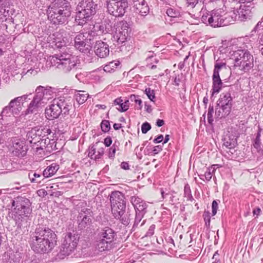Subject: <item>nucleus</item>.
<instances>
[{"instance_id":"obj_1","label":"nucleus","mask_w":263,"mask_h":263,"mask_svg":"<svg viewBox=\"0 0 263 263\" xmlns=\"http://www.w3.org/2000/svg\"><path fill=\"white\" fill-rule=\"evenodd\" d=\"M57 237L50 229L39 227L31 237V248L37 253H46L51 251L57 245Z\"/></svg>"},{"instance_id":"obj_2","label":"nucleus","mask_w":263,"mask_h":263,"mask_svg":"<svg viewBox=\"0 0 263 263\" xmlns=\"http://www.w3.org/2000/svg\"><path fill=\"white\" fill-rule=\"evenodd\" d=\"M47 14L53 24H64L71 15L70 3L66 0H55L48 7Z\"/></svg>"},{"instance_id":"obj_3","label":"nucleus","mask_w":263,"mask_h":263,"mask_svg":"<svg viewBox=\"0 0 263 263\" xmlns=\"http://www.w3.org/2000/svg\"><path fill=\"white\" fill-rule=\"evenodd\" d=\"M51 65L64 72L75 69L79 63L77 56L73 55L67 49H62L59 52L49 58Z\"/></svg>"},{"instance_id":"obj_4","label":"nucleus","mask_w":263,"mask_h":263,"mask_svg":"<svg viewBox=\"0 0 263 263\" xmlns=\"http://www.w3.org/2000/svg\"><path fill=\"white\" fill-rule=\"evenodd\" d=\"M16 206L10 213L12 218L15 221L18 228H21L27 224V220L31 213V202L26 198L18 197L13 201V205Z\"/></svg>"},{"instance_id":"obj_5","label":"nucleus","mask_w":263,"mask_h":263,"mask_svg":"<svg viewBox=\"0 0 263 263\" xmlns=\"http://www.w3.org/2000/svg\"><path fill=\"white\" fill-rule=\"evenodd\" d=\"M53 98V91L51 87H45L42 86L37 87L32 100L28 104L24 114L27 115L37 112Z\"/></svg>"},{"instance_id":"obj_6","label":"nucleus","mask_w":263,"mask_h":263,"mask_svg":"<svg viewBox=\"0 0 263 263\" xmlns=\"http://www.w3.org/2000/svg\"><path fill=\"white\" fill-rule=\"evenodd\" d=\"M201 21L207 26L217 28L231 24L230 15L225 14L222 9H214L211 11L201 10Z\"/></svg>"},{"instance_id":"obj_7","label":"nucleus","mask_w":263,"mask_h":263,"mask_svg":"<svg viewBox=\"0 0 263 263\" xmlns=\"http://www.w3.org/2000/svg\"><path fill=\"white\" fill-rule=\"evenodd\" d=\"M97 7L92 0H82L76 10V22L79 25L85 24L96 14Z\"/></svg>"},{"instance_id":"obj_8","label":"nucleus","mask_w":263,"mask_h":263,"mask_svg":"<svg viewBox=\"0 0 263 263\" xmlns=\"http://www.w3.org/2000/svg\"><path fill=\"white\" fill-rule=\"evenodd\" d=\"M116 233L111 228L106 227L99 232L96 241V248L99 252L110 249L115 239Z\"/></svg>"},{"instance_id":"obj_9","label":"nucleus","mask_w":263,"mask_h":263,"mask_svg":"<svg viewBox=\"0 0 263 263\" xmlns=\"http://www.w3.org/2000/svg\"><path fill=\"white\" fill-rule=\"evenodd\" d=\"M232 59L234 61V66L239 67L245 72L249 71L253 67V57L246 49H238L233 51Z\"/></svg>"},{"instance_id":"obj_10","label":"nucleus","mask_w":263,"mask_h":263,"mask_svg":"<svg viewBox=\"0 0 263 263\" xmlns=\"http://www.w3.org/2000/svg\"><path fill=\"white\" fill-rule=\"evenodd\" d=\"M111 212L117 219H120L124 214L126 202L124 194L119 191L112 192L109 196Z\"/></svg>"},{"instance_id":"obj_11","label":"nucleus","mask_w":263,"mask_h":263,"mask_svg":"<svg viewBox=\"0 0 263 263\" xmlns=\"http://www.w3.org/2000/svg\"><path fill=\"white\" fill-rule=\"evenodd\" d=\"M253 0H243L239 7L237 12L230 15L231 23L236 20L245 22L251 19L255 12L254 4L252 3Z\"/></svg>"},{"instance_id":"obj_12","label":"nucleus","mask_w":263,"mask_h":263,"mask_svg":"<svg viewBox=\"0 0 263 263\" xmlns=\"http://www.w3.org/2000/svg\"><path fill=\"white\" fill-rule=\"evenodd\" d=\"M233 105V98L229 91L220 94L215 109V116L221 119L228 116Z\"/></svg>"},{"instance_id":"obj_13","label":"nucleus","mask_w":263,"mask_h":263,"mask_svg":"<svg viewBox=\"0 0 263 263\" xmlns=\"http://www.w3.org/2000/svg\"><path fill=\"white\" fill-rule=\"evenodd\" d=\"M129 201L133 205L136 212L133 228L135 229L138 227H141L144 224L145 221L144 220L141 222L144 215L147 212V204L144 200L136 195L131 196Z\"/></svg>"},{"instance_id":"obj_14","label":"nucleus","mask_w":263,"mask_h":263,"mask_svg":"<svg viewBox=\"0 0 263 263\" xmlns=\"http://www.w3.org/2000/svg\"><path fill=\"white\" fill-rule=\"evenodd\" d=\"M79 241L77 234L67 233L65 235L58 256L60 258H64L69 255L76 249Z\"/></svg>"},{"instance_id":"obj_15","label":"nucleus","mask_w":263,"mask_h":263,"mask_svg":"<svg viewBox=\"0 0 263 263\" xmlns=\"http://www.w3.org/2000/svg\"><path fill=\"white\" fill-rule=\"evenodd\" d=\"M105 5L107 12L117 17H122L124 15L128 3L127 0H106Z\"/></svg>"},{"instance_id":"obj_16","label":"nucleus","mask_w":263,"mask_h":263,"mask_svg":"<svg viewBox=\"0 0 263 263\" xmlns=\"http://www.w3.org/2000/svg\"><path fill=\"white\" fill-rule=\"evenodd\" d=\"M92 31L91 33H80L76 35L74 38V46L80 52L87 54L91 51L90 41L91 39H88V36H91Z\"/></svg>"},{"instance_id":"obj_17","label":"nucleus","mask_w":263,"mask_h":263,"mask_svg":"<svg viewBox=\"0 0 263 263\" xmlns=\"http://www.w3.org/2000/svg\"><path fill=\"white\" fill-rule=\"evenodd\" d=\"M223 68L226 69V63L216 61L215 64L212 76V96H213L215 93H218L222 88V82L219 76V72Z\"/></svg>"},{"instance_id":"obj_18","label":"nucleus","mask_w":263,"mask_h":263,"mask_svg":"<svg viewBox=\"0 0 263 263\" xmlns=\"http://www.w3.org/2000/svg\"><path fill=\"white\" fill-rule=\"evenodd\" d=\"M46 136L47 133H44L42 139L40 143L37 144V147L36 148V154H42L43 152L44 155H46L50 154L54 150L56 146L54 140L46 137Z\"/></svg>"},{"instance_id":"obj_19","label":"nucleus","mask_w":263,"mask_h":263,"mask_svg":"<svg viewBox=\"0 0 263 263\" xmlns=\"http://www.w3.org/2000/svg\"><path fill=\"white\" fill-rule=\"evenodd\" d=\"M129 25L126 21H121L118 24V30L114 35V39L118 45H122L129 37Z\"/></svg>"},{"instance_id":"obj_20","label":"nucleus","mask_w":263,"mask_h":263,"mask_svg":"<svg viewBox=\"0 0 263 263\" xmlns=\"http://www.w3.org/2000/svg\"><path fill=\"white\" fill-rule=\"evenodd\" d=\"M32 93L25 94L23 96L17 97L11 100L9 105L11 108V112L12 115H18L22 111L23 105L25 102L28 99H30Z\"/></svg>"},{"instance_id":"obj_21","label":"nucleus","mask_w":263,"mask_h":263,"mask_svg":"<svg viewBox=\"0 0 263 263\" xmlns=\"http://www.w3.org/2000/svg\"><path fill=\"white\" fill-rule=\"evenodd\" d=\"M134 12L139 15L136 18V22L141 24V20L140 17L145 16L149 12V7L145 0H138L133 1Z\"/></svg>"},{"instance_id":"obj_22","label":"nucleus","mask_w":263,"mask_h":263,"mask_svg":"<svg viewBox=\"0 0 263 263\" xmlns=\"http://www.w3.org/2000/svg\"><path fill=\"white\" fill-rule=\"evenodd\" d=\"M11 114H12L11 108L10 105H8L3 109L1 115H0V125L3 124L2 121L3 120V117H9ZM5 128L6 127L4 128L3 126H1L0 127V142L1 143L6 141L7 138L12 135V133L10 132H4L6 130Z\"/></svg>"},{"instance_id":"obj_23","label":"nucleus","mask_w":263,"mask_h":263,"mask_svg":"<svg viewBox=\"0 0 263 263\" xmlns=\"http://www.w3.org/2000/svg\"><path fill=\"white\" fill-rule=\"evenodd\" d=\"M57 101L61 110L64 115L69 114V110L72 108L73 104V99L70 97L61 96L54 98Z\"/></svg>"},{"instance_id":"obj_24","label":"nucleus","mask_w":263,"mask_h":263,"mask_svg":"<svg viewBox=\"0 0 263 263\" xmlns=\"http://www.w3.org/2000/svg\"><path fill=\"white\" fill-rule=\"evenodd\" d=\"M61 113H62V110L60 109L55 99L52 100L51 104L45 109L46 116L49 120L58 118Z\"/></svg>"},{"instance_id":"obj_25","label":"nucleus","mask_w":263,"mask_h":263,"mask_svg":"<svg viewBox=\"0 0 263 263\" xmlns=\"http://www.w3.org/2000/svg\"><path fill=\"white\" fill-rule=\"evenodd\" d=\"M95 54L100 58L107 57L109 53V45L102 41H97L94 46Z\"/></svg>"},{"instance_id":"obj_26","label":"nucleus","mask_w":263,"mask_h":263,"mask_svg":"<svg viewBox=\"0 0 263 263\" xmlns=\"http://www.w3.org/2000/svg\"><path fill=\"white\" fill-rule=\"evenodd\" d=\"M94 31L97 32L96 35H98L100 33H109L110 34L112 32V25L109 21H104L102 23H97L93 27ZM93 33V35H95L96 33L92 31Z\"/></svg>"},{"instance_id":"obj_27","label":"nucleus","mask_w":263,"mask_h":263,"mask_svg":"<svg viewBox=\"0 0 263 263\" xmlns=\"http://www.w3.org/2000/svg\"><path fill=\"white\" fill-rule=\"evenodd\" d=\"M79 228L80 229L85 228L91 223V215L87 209L85 211H82L78 217Z\"/></svg>"},{"instance_id":"obj_28","label":"nucleus","mask_w":263,"mask_h":263,"mask_svg":"<svg viewBox=\"0 0 263 263\" xmlns=\"http://www.w3.org/2000/svg\"><path fill=\"white\" fill-rule=\"evenodd\" d=\"M241 4V0H226L224 3V6L226 8H228L229 11L225 13L229 15H232L233 12H237V10L239 9V7Z\"/></svg>"},{"instance_id":"obj_29","label":"nucleus","mask_w":263,"mask_h":263,"mask_svg":"<svg viewBox=\"0 0 263 263\" xmlns=\"http://www.w3.org/2000/svg\"><path fill=\"white\" fill-rule=\"evenodd\" d=\"M223 146L230 149V152L233 154L234 148L237 145V138L235 135H228L223 139Z\"/></svg>"},{"instance_id":"obj_30","label":"nucleus","mask_w":263,"mask_h":263,"mask_svg":"<svg viewBox=\"0 0 263 263\" xmlns=\"http://www.w3.org/2000/svg\"><path fill=\"white\" fill-rule=\"evenodd\" d=\"M104 153V149L103 147H100L97 151L96 145H92L89 147L88 155L91 159L96 160L100 159L103 156Z\"/></svg>"},{"instance_id":"obj_31","label":"nucleus","mask_w":263,"mask_h":263,"mask_svg":"<svg viewBox=\"0 0 263 263\" xmlns=\"http://www.w3.org/2000/svg\"><path fill=\"white\" fill-rule=\"evenodd\" d=\"M59 169V164L57 163H52L44 170L43 175L45 178L50 177L54 175Z\"/></svg>"},{"instance_id":"obj_32","label":"nucleus","mask_w":263,"mask_h":263,"mask_svg":"<svg viewBox=\"0 0 263 263\" xmlns=\"http://www.w3.org/2000/svg\"><path fill=\"white\" fill-rule=\"evenodd\" d=\"M253 147L252 148V152L256 151L258 155V157L263 156V148L261 146L260 142V134L258 132L255 139L253 141Z\"/></svg>"},{"instance_id":"obj_33","label":"nucleus","mask_w":263,"mask_h":263,"mask_svg":"<svg viewBox=\"0 0 263 263\" xmlns=\"http://www.w3.org/2000/svg\"><path fill=\"white\" fill-rule=\"evenodd\" d=\"M51 131L49 128H44L43 129H40V128L38 129H32L31 131L27 133V139L28 140L33 139L34 137L37 136V135H39L40 133H47V135L50 134Z\"/></svg>"},{"instance_id":"obj_34","label":"nucleus","mask_w":263,"mask_h":263,"mask_svg":"<svg viewBox=\"0 0 263 263\" xmlns=\"http://www.w3.org/2000/svg\"><path fill=\"white\" fill-rule=\"evenodd\" d=\"M89 95L84 91L74 90V98L79 104H83L88 99Z\"/></svg>"},{"instance_id":"obj_35","label":"nucleus","mask_w":263,"mask_h":263,"mask_svg":"<svg viewBox=\"0 0 263 263\" xmlns=\"http://www.w3.org/2000/svg\"><path fill=\"white\" fill-rule=\"evenodd\" d=\"M28 177L32 183H40L45 178L43 174H38L33 171L30 172L28 174Z\"/></svg>"},{"instance_id":"obj_36","label":"nucleus","mask_w":263,"mask_h":263,"mask_svg":"<svg viewBox=\"0 0 263 263\" xmlns=\"http://www.w3.org/2000/svg\"><path fill=\"white\" fill-rule=\"evenodd\" d=\"M13 146L15 153L18 155L24 156L26 153V147L22 142H17L13 144Z\"/></svg>"},{"instance_id":"obj_37","label":"nucleus","mask_w":263,"mask_h":263,"mask_svg":"<svg viewBox=\"0 0 263 263\" xmlns=\"http://www.w3.org/2000/svg\"><path fill=\"white\" fill-rule=\"evenodd\" d=\"M8 3V0H0V22L6 19L8 11H6V7Z\"/></svg>"},{"instance_id":"obj_38","label":"nucleus","mask_w":263,"mask_h":263,"mask_svg":"<svg viewBox=\"0 0 263 263\" xmlns=\"http://www.w3.org/2000/svg\"><path fill=\"white\" fill-rule=\"evenodd\" d=\"M120 64V63L119 61H111L104 66V70L107 72H114L119 66Z\"/></svg>"},{"instance_id":"obj_39","label":"nucleus","mask_w":263,"mask_h":263,"mask_svg":"<svg viewBox=\"0 0 263 263\" xmlns=\"http://www.w3.org/2000/svg\"><path fill=\"white\" fill-rule=\"evenodd\" d=\"M203 1V0H186V7L189 9H196L199 10L201 6L200 3Z\"/></svg>"},{"instance_id":"obj_40","label":"nucleus","mask_w":263,"mask_h":263,"mask_svg":"<svg viewBox=\"0 0 263 263\" xmlns=\"http://www.w3.org/2000/svg\"><path fill=\"white\" fill-rule=\"evenodd\" d=\"M166 13L170 17L176 18L180 16L179 10L174 7H168L166 9Z\"/></svg>"},{"instance_id":"obj_41","label":"nucleus","mask_w":263,"mask_h":263,"mask_svg":"<svg viewBox=\"0 0 263 263\" xmlns=\"http://www.w3.org/2000/svg\"><path fill=\"white\" fill-rule=\"evenodd\" d=\"M4 259L6 263H17V259L15 257V255L11 251L7 252L4 255Z\"/></svg>"},{"instance_id":"obj_42","label":"nucleus","mask_w":263,"mask_h":263,"mask_svg":"<svg viewBox=\"0 0 263 263\" xmlns=\"http://www.w3.org/2000/svg\"><path fill=\"white\" fill-rule=\"evenodd\" d=\"M184 197L186 198L187 200L193 201L194 198L191 193V190L189 184H186L184 187Z\"/></svg>"},{"instance_id":"obj_43","label":"nucleus","mask_w":263,"mask_h":263,"mask_svg":"<svg viewBox=\"0 0 263 263\" xmlns=\"http://www.w3.org/2000/svg\"><path fill=\"white\" fill-rule=\"evenodd\" d=\"M218 165H213L211 167L209 168L208 171L205 173L204 176L206 180L210 181L213 176V174L214 173L216 168L215 166Z\"/></svg>"},{"instance_id":"obj_44","label":"nucleus","mask_w":263,"mask_h":263,"mask_svg":"<svg viewBox=\"0 0 263 263\" xmlns=\"http://www.w3.org/2000/svg\"><path fill=\"white\" fill-rule=\"evenodd\" d=\"M130 100L132 102H134L135 103L138 104V106L137 107V108L138 109H141L142 105V100L139 98V96H136L135 95H132L130 96Z\"/></svg>"},{"instance_id":"obj_45","label":"nucleus","mask_w":263,"mask_h":263,"mask_svg":"<svg viewBox=\"0 0 263 263\" xmlns=\"http://www.w3.org/2000/svg\"><path fill=\"white\" fill-rule=\"evenodd\" d=\"M144 93L151 101H154V99H155V92L154 90L151 89L150 88H146L144 90Z\"/></svg>"},{"instance_id":"obj_46","label":"nucleus","mask_w":263,"mask_h":263,"mask_svg":"<svg viewBox=\"0 0 263 263\" xmlns=\"http://www.w3.org/2000/svg\"><path fill=\"white\" fill-rule=\"evenodd\" d=\"M214 113V108L213 106H211V105L209 106L208 114H207V118L208 121L210 124H212L214 121L213 114Z\"/></svg>"},{"instance_id":"obj_47","label":"nucleus","mask_w":263,"mask_h":263,"mask_svg":"<svg viewBox=\"0 0 263 263\" xmlns=\"http://www.w3.org/2000/svg\"><path fill=\"white\" fill-rule=\"evenodd\" d=\"M101 127L103 132H108L110 129L109 122L108 120H103L101 124Z\"/></svg>"},{"instance_id":"obj_48","label":"nucleus","mask_w":263,"mask_h":263,"mask_svg":"<svg viewBox=\"0 0 263 263\" xmlns=\"http://www.w3.org/2000/svg\"><path fill=\"white\" fill-rule=\"evenodd\" d=\"M210 213L209 211H204L203 214V217L204 218V221L205 222V224L207 227H210V221H211V216Z\"/></svg>"},{"instance_id":"obj_49","label":"nucleus","mask_w":263,"mask_h":263,"mask_svg":"<svg viewBox=\"0 0 263 263\" xmlns=\"http://www.w3.org/2000/svg\"><path fill=\"white\" fill-rule=\"evenodd\" d=\"M44 135V133H40L39 135H37V136L34 137L33 139H31L29 140V142L31 143L36 144L37 146V144L40 143V141L42 139V136Z\"/></svg>"},{"instance_id":"obj_50","label":"nucleus","mask_w":263,"mask_h":263,"mask_svg":"<svg viewBox=\"0 0 263 263\" xmlns=\"http://www.w3.org/2000/svg\"><path fill=\"white\" fill-rule=\"evenodd\" d=\"M119 148L116 144H114L113 145L110 147L109 149L108 156L110 158H114L117 150H118Z\"/></svg>"},{"instance_id":"obj_51","label":"nucleus","mask_w":263,"mask_h":263,"mask_svg":"<svg viewBox=\"0 0 263 263\" xmlns=\"http://www.w3.org/2000/svg\"><path fill=\"white\" fill-rule=\"evenodd\" d=\"M151 128V125L148 122H145L142 124L141 126V130L143 134H146Z\"/></svg>"},{"instance_id":"obj_52","label":"nucleus","mask_w":263,"mask_h":263,"mask_svg":"<svg viewBox=\"0 0 263 263\" xmlns=\"http://www.w3.org/2000/svg\"><path fill=\"white\" fill-rule=\"evenodd\" d=\"M154 60L156 63H157L158 62V60H157L155 58H154L153 56L149 57L148 58L146 59V61L147 62V66L150 67L151 69H154L156 68V65H151L149 64V62L150 61H153V60Z\"/></svg>"},{"instance_id":"obj_53","label":"nucleus","mask_w":263,"mask_h":263,"mask_svg":"<svg viewBox=\"0 0 263 263\" xmlns=\"http://www.w3.org/2000/svg\"><path fill=\"white\" fill-rule=\"evenodd\" d=\"M218 203L216 200H214L212 204V214L213 215H216L218 209Z\"/></svg>"},{"instance_id":"obj_54","label":"nucleus","mask_w":263,"mask_h":263,"mask_svg":"<svg viewBox=\"0 0 263 263\" xmlns=\"http://www.w3.org/2000/svg\"><path fill=\"white\" fill-rule=\"evenodd\" d=\"M155 229V225L152 224L151 225L147 232L146 234V236H151L154 234V231Z\"/></svg>"},{"instance_id":"obj_55","label":"nucleus","mask_w":263,"mask_h":263,"mask_svg":"<svg viewBox=\"0 0 263 263\" xmlns=\"http://www.w3.org/2000/svg\"><path fill=\"white\" fill-rule=\"evenodd\" d=\"M129 108L128 105H125L123 103L122 104H121L120 105L119 107H117V108L118 110H119L121 112H124L126 111Z\"/></svg>"},{"instance_id":"obj_56","label":"nucleus","mask_w":263,"mask_h":263,"mask_svg":"<svg viewBox=\"0 0 263 263\" xmlns=\"http://www.w3.org/2000/svg\"><path fill=\"white\" fill-rule=\"evenodd\" d=\"M55 45L58 48H61L66 45V42L63 39L62 41L58 40H55Z\"/></svg>"},{"instance_id":"obj_57","label":"nucleus","mask_w":263,"mask_h":263,"mask_svg":"<svg viewBox=\"0 0 263 263\" xmlns=\"http://www.w3.org/2000/svg\"><path fill=\"white\" fill-rule=\"evenodd\" d=\"M104 143L106 146H109L112 143V140L110 137H107L104 139Z\"/></svg>"},{"instance_id":"obj_58","label":"nucleus","mask_w":263,"mask_h":263,"mask_svg":"<svg viewBox=\"0 0 263 263\" xmlns=\"http://www.w3.org/2000/svg\"><path fill=\"white\" fill-rule=\"evenodd\" d=\"M261 213V210L259 207L255 208L253 211V213L254 216L256 217H258Z\"/></svg>"},{"instance_id":"obj_59","label":"nucleus","mask_w":263,"mask_h":263,"mask_svg":"<svg viewBox=\"0 0 263 263\" xmlns=\"http://www.w3.org/2000/svg\"><path fill=\"white\" fill-rule=\"evenodd\" d=\"M163 136L162 135H159L157 138H155L153 142L155 143H159L162 141L163 140Z\"/></svg>"},{"instance_id":"obj_60","label":"nucleus","mask_w":263,"mask_h":263,"mask_svg":"<svg viewBox=\"0 0 263 263\" xmlns=\"http://www.w3.org/2000/svg\"><path fill=\"white\" fill-rule=\"evenodd\" d=\"M162 150L161 146L160 145L156 146L154 147L153 152L155 154H158L159 152H160Z\"/></svg>"},{"instance_id":"obj_61","label":"nucleus","mask_w":263,"mask_h":263,"mask_svg":"<svg viewBox=\"0 0 263 263\" xmlns=\"http://www.w3.org/2000/svg\"><path fill=\"white\" fill-rule=\"evenodd\" d=\"M145 110L148 113H151L153 110L152 106L151 105L147 104L146 103L145 104Z\"/></svg>"},{"instance_id":"obj_62","label":"nucleus","mask_w":263,"mask_h":263,"mask_svg":"<svg viewBox=\"0 0 263 263\" xmlns=\"http://www.w3.org/2000/svg\"><path fill=\"white\" fill-rule=\"evenodd\" d=\"M121 167L122 168L125 170L129 169V165H128V163H127L126 162H122L121 164Z\"/></svg>"},{"instance_id":"obj_63","label":"nucleus","mask_w":263,"mask_h":263,"mask_svg":"<svg viewBox=\"0 0 263 263\" xmlns=\"http://www.w3.org/2000/svg\"><path fill=\"white\" fill-rule=\"evenodd\" d=\"M123 103V100L121 99L120 98H117L114 101V104L116 105H118V107H119L120 105L121 104Z\"/></svg>"},{"instance_id":"obj_64","label":"nucleus","mask_w":263,"mask_h":263,"mask_svg":"<svg viewBox=\"0 0 263 263\" xmlns=\"http://www.w3.org/2000/svg\"><path fill=\"white\" fill-rule=\"evenodd\" d=\"M164 124V121L162 119H158L156 122V125L158 127H161Z\"/></svg>"}]
</instances>
